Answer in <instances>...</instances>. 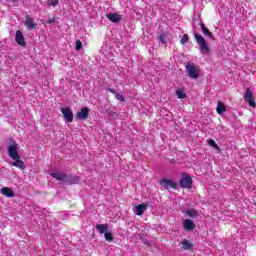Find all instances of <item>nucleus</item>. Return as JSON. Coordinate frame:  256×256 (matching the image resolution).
I'll return each mask as SVG.
<instances>
[{
    "instance_id": "nucleus-1",
    "label": "nucleus",
    "mask_w": 256,
    "mask_h": 256,
    "mask_svg": "<svg viewBox=\"0 0 256 256\" xmlns=\"http://www.w3.org/2000/svg\"><path fill=\"white\" fill-rule=\"evenodd\" d=\"M50 175L57 181H61L62 183H65L66 185H75V183H79V181H80L79 176L67 175V174L61 173V172H54V173H51Z\"/></svg>"
},
{
    "instance_id": "nucleus-2",
    "label": "nucleus",
    "mask_w": 256,
    "mask_h": 256,
    "mask_svg": "<svg viewBox=\"0 0 256 256\" xmlns=\"http://www.w3.org/2000/svg\"><path fill=\"white\" fill-rule=\"evenodd\" d=\"M194 37H195L196 43L198 44V46L200 48V51H202L204 53H209V51H210L209 45H207V40H205L203 35L195 32Z\"/></svg>"
},
{
    "instance_id": "nucleus-3",
    "label": "nucleus",
    "mask_w": 256,
    "mask_h": 256,
    "mask_svg": "<svg viewBox=\"0 0 256 256\" xmlns=\"http://www.w3.org/2000/svg\"><path fill=\"white\" fill-rule=\"evenodd\" d=\"M179 185L180 187H182V189H191L193 187V179L191 178V176L183 174L180 179Z\"/></svg>"
},
{
    "instance_id": "nucleus-4",
    "label": "nucleus",
    "mask_w": 256,
    "mask_h": 256,
    "mask_svg": "<svg viewBox=\"0 0 256 256\" xmlns=\"http://www.w3.org/2000/svg\"><path fill=\"white\" fill-rule=\"evenodd\" d=\"M186 73H188V77H190V79H199V69H197L195 64H187Z\"/></svg>"
},
{
    "instance_id": "nucleus-5",
    "label": "nucleus",
    "mask_w": 256,
    "mask_h": 256,
    "mask_svg": "<svg viewBox=\"0 0 256 256\" xmlns=\"http://www.w3.org/2000/svg\"><path fill=\"white\" fill-rule=\"evenodd\" d=\"M244 101L248 103L250 107H256L255 96H253L251 88H246L244 93Z\"/></svg>"
},
{
    "instance_id": "nucleus-6",
    "label": "nucleus",
    "mask_w": 256,
    "mask_h": 256,
    "mask_svg": "<svg viewBox=\"0 0 256 256\" xmlns=\"http://www.w3.org/2000/svg\"><path fill=\"white\" fill-rule=\"evenodd\" d=\"M159 184L164 188L169 191L170 189H177V183L173 180H169L167 178H163L160 180Z\"/></svg>"
},
{
    "instance_id": "nucleus-7",
    "label": "nucleus",
    "mask_w": 256,
    "mask_h": 256,
    "mask_svg": "<svg viewBox=\"0 0 256 256\" xmlns=\"http://www.w3.org/2000/svg\"><path fill=\"white\" fill-rule=\"evenodd\" d=\"M75 117L78 121H87V119L89 118V108H81V110L76 113Z\"/></svg>"
},
{
    "instance_id": "nucleus-8",
    "label": "nucleus",
    "mask_w": 256,
    "mask_h": 256,
    "mask_svg": "<svg viewBox=\"0 0 256 256\" xmlns=\"http://www.w3.org/2000/svg\"><path fill=\"white\" fill-rule=\"evenodd\" d=\"M8 155L11 159H21V156L17 151V144L15 142L8 147Z\"/></svg>"
},
{
    "instance_id": "nucleus-9",
    "label": "nucleus",
    "mask_w": 256,
    "mask_h": 256,
    "mask_svg": "<svg viewBox=\"0 0 256 256\" xmlns=\"http://www.w3.org/2000/svg\"><path fill=\"white\" fill-rule=\"evenodd\" d=\"M61 113L64 119L67 121V123H73V111L71 110V108H62Z\"/></svg>"
},
{
    "instance_id": "nucleus-10",
    "label": "nucleus",
    "mask_w": 256,
    "mask_h": 256,
    "mask_svg": "<svg viewBox=\"0 0 256 256\" xmlns=\"http://www.w3.org/2000/svg\"><path fill=\"white\" fill-rule=\"evenodd\" d=\"M15 41L20 47H26L27 43H25V37L23 36V32L21 30L16 31Z\"/></svg>"
},
{
    "instance_id": "nucleus-11",
    "label": "nucleus",
    "mask_w": 256,
    "mask_h": 256,
    "mask_svg": "<svg viewBox=\"0 0 256 256\" xmlns=\"http://www.w3.org/2000/svg\"><path fill=\"white\" fill-rule=\"evenodd\" d=\"M200 27L205 37H207L208 39H211L212 41H215V36H213V33H211V30H209V28L205 26V23H200Z\"/></svg>"
},
{
    "instance_id": "nucleus-12",
    "label": "nucleus",
    "mask_w": 256,
    "mask_h": 256,
    "mask_svg": "<svg viewBox=\"0 0 256 256\" xmlns=\"http://www.w3.org/2000/svg\"><path fill=\"white\" fill-rule=\"evenodd\" d=\"M24 25L27 29H37V23L29 15H26Z\"/></svg>"
},
{
    "instance_id": "nucleus-13",
    "label": "nucleus",
    "mask_w": 256,
    "mask_h": 256,
    "mask_svg": "<svg viewBox=\"0 0 256 256\" xmlns=\"http://www.w3.org/2000/svg\"><path fill=\"white\" fill-rule=\"evenodd\" d=\"M183 227H184L185 231H193L195 229V227H197V226L195 223H193V220L185 219L183 221Z\"/></svg>"
},
{
    "instance_id": "nucleus-14",
    "label": "nucleus",
    "mask_w": 256,
    "mask_h": 256,
    "mask_svg": "<svg viewBox=\"0 0 256 256\" xmlns=\"http://www.w3.org/2000/svg\"><path fill=\"white\" fill-rule=\"evenodd\" d=\"M149 204L141 203L135 207L136 215L141 216L147 211Z\"/></svg>"
},
{
    "instance_id": "nucleus-15",
    "label": "nucleus",
    "mask_w": 256,
    "mask_h": 256,
    "mask_svg": "<svg viewBox=\"0 0 256 256\" xmlns=\"http://www.w3.org/2000/svg\"><path fill=\"white\" fill-rule=\"evenodd\" d=\"M0 193L5 197H9V198L15 197V192H13V189L9 187H2L0 190Z\"/></svg>"
},
{
    "instance_id": "nucleus-16",
    "label": "nucleus",
    "mask_w": 256,
    "mask_h": 256,
    "mask_svg": "<svg viewBox=\"0 0 256 256\" xmlns=\"http://www.w3.org/2000/svg\"><path fill=\"white\" fill-rule=\"evenodd\" d=\"M106 17L112 23H119V21H121V15H119L117 13H109L106 15Z\"/></svg>"
},
{
    "instance_id": "nucleus-17",
    "label": "nucleus",
    "mask_w": 256,
    "mask_h": 256,
    "mask_svg": "<svg viewBox=\"0 0 256 256\" xmlns=\"http://www.w3.org/2000/svg\"><path fill=\"white\" fill-rule=\"evenodd\" d=\"M95 227L100 235L105 234L109 230V224H97Z\"/></svg>"
},
{
    "instance_id": "nucleus-18",
    "label": "nucleus",
    "mask_w": 256,
    "mask_h": 256,
    "mask_svg": "<svg viewBox=\"0 0 256 256\" xmlns=\"http://www.w3.org/2000/svg\"><path fill=\"white\" fill-rule=\"evenodd\" d=\"M15 162L12 163L13 167H17L18 169H25V163L21 158L19 159H14Z\"/></svg>"
},
{
    "instance_id": "nucleus-19",
    "label": "nucleus",
    "mask_w": 256,
    "mask_h": 256,
    "mask_svg": "<svg viewBox=\"0 0 256 256\" xmlns=\"http://www.w3.org/2000/svg\"><path fill=\"white\" fill-rule=\"evenodd\" d=\"M216 111L219 115H221V113H225V111H227V106H225L223 102H218Z\"/></svg>"
},
{
    "instance_id": "nucleus-20",
    "label": "nucleus",
    "mask_w": 256,
    "mask_h": 256,
    "mask_svg": "<svg viewBox=\"0 0 256 256\" xmlns=\"http://www.w3.org/2000/svg\"><path fill=\"white\" fill-rule=\"evenodd\" d=\"M186 215H188V217H199V212L195 209H189L186 211Z\"/></svg>"
},
{
    "instance_id": "nucleus-21",
    "label": "nucleus",
    "mask_w": 256,
    "mask_h": 256,
    "mask_svg": "<svg viewBox=\"0 0 256 256\" xmlns=\"http://www.w3.org/2000/svg\"><path fill=\"white\" fill-rule=\"evenodd\" d=\"M183 249H186L187 251L191 250L193 247V244L189 242V240L182 241Z\"/></svg>"
},
{
    "instance_id": "nucleus-22",
    "label": "nucleus",
    "mask_w": 256,
    "mask_h": 256,
    "mask_svg": "<svg viewBox=\"0 0 256 256\" xmlns=\"http://www.w3.org/2000/svg\"><path fill=\"white\" fill-rule=\"evenodd\" d=\"M208 145H210V147H213L214 149H216V151L221 150V148H219V145H217V142H215V140H213V139L208 140Z\"/></svg>"
},
{
    "instance_id": "nucleus-23",
    "label": "nucleus",
    "mask_w": 256,
    "mask_h": 256,
    "mask_svg": "<svg viewBox=\"0 0 256 256\" xmlns=\"http://www.w3.org/2000/svg\"><path fill=\"white\" fill-rule=\"evenodd\" d=\"M105 240L108 241V243H111L115 240V238L113 237V234L111 232H106L104 234Z\"/></svg>"
},
{
    "instance_id": "nucleus-24",
    "label": "nucleus",
    "mask_w": 256,
    "mask_h": 256,
    "mask_svg": "<svg viewBox=\"0 0 256 256\" xmlns=\"http://www.w3.org/2000/svg\"><path fill=\"white\" fill-rule=\"evenodd\" d=\"M47 5L48 7H57V5H59V0H48Z\"/></svg>"
},
{
    "instance_id": "nucleus-25",
    "label": "nucleus",
    "mask_w": 256,
    "mask_h": 256,
    "mask_svg": "<svg viewBox=\"0 0 256 256\" xmlns=\"http://www.w3.org/2000/svg\"><path fill=\"white\" fill-rule=\"evenodd\" d=\"M176 95H177L178 99H185V97H186V94L183 90H177Z\"/></svg>"
},
{
    "instance_id": "nucleus-26",
    "label": "nucleus",
    "mask_w": 256,
    "mask_h": 256,
    "mask_svg": "<svg viewBox=\"0 0 256 256\" xmlns=\"http://www.w3.org/2000/svg\"><path fill=\"white\" fill-rule=\"evenodd\" d=\"M182 45H185V43H189V35L184 34L183 37L180 40Z\"/></svg>"
},
{
    "instance_id": "nucleus-27",
    "label": "nucleus",
    "mask_w": 256,
    "mask_h": 256,
    "mask_svg": "<svg viewBox=\"0 0 256 256\" xmlns=\"http://www.w3.org/2000/svg\"><path fill=\"white\" fill-rule=\"evenodd\" d=\"M81 49H83V43L81 42V40H77L76 41V51H81Z\"/></svg>"
},
{
    "instance_id": "nucleus-28",
    "label": "nucleus",
    "mask_w": 256,
    "mask_h": 256,
    "mask_svg": "<svg viewBox=\"0 0 256 256\" xmlns=\"http://www.w3.org/2000/svg\"><path fill=\"white\" fill-rule=\"evenodd\" d=\"M158 41H160V43H162L163 45H165V43H167V40L165 39L164 34H161L160 36H158Z\"/></svg>"
},
{
    "instance_id": "nucleus-29",
    "label": "nucleus",
    "mask_w": 256,
    "mask_h": 256,
    "mask_svg": "<svg viewBox=\"0 0 256 256\" xmlns=\"http://www.w3.org/2000/svg\"><path fill=\"white\" fill-rule=\"evenodd\" d=\"M116 99H118V101H125V97H123L121 94H116Z\"/></svg>"
},
{
    "instance_id": "nucleus-30",
    "label": "nucleus",
    "mask_w": 256,
    "mask_h": 256,
    "mask_svg": "<svg viewBox=\"0 0 256 256\" xmlns=\"http://www.w3.org/2000/svg\"><path fill=\"white\" fill-rule=\"evenodd\" d=\"M109 93H112L113 95H117V92L113 88H108Z\"/></svg>"
},
{
    "instance_id": "nucleus-31",
    "label": "nucleus",
    "mask_w": 256,
    "mask_h": 256,
    "mask_svg": "<svg viewBox=\"0 0 256 256\" xmlns=\"http://www.w3.org/2000/svg\"><path fill=\"white\" fill-rule=\"evenodd\" d=\"M55 22V18L47 20L48 25H52Z\"/></svg>"
},
{
    "instance_id": "nucleus-32",
    "label": "nucleus",
    "mask_w": 256,
    "mask_h": 256,
    "mask_svg": "<svg viewBox=\"0 0 256 256\" xmlns=\"http://www.w3.org/2000/svg\"><path fill=\"white\" fill-rule=\"evenodd\" d=\"M12 1H13V3H15L16 0H12Z\"/></svg>"
}]
</instances>
